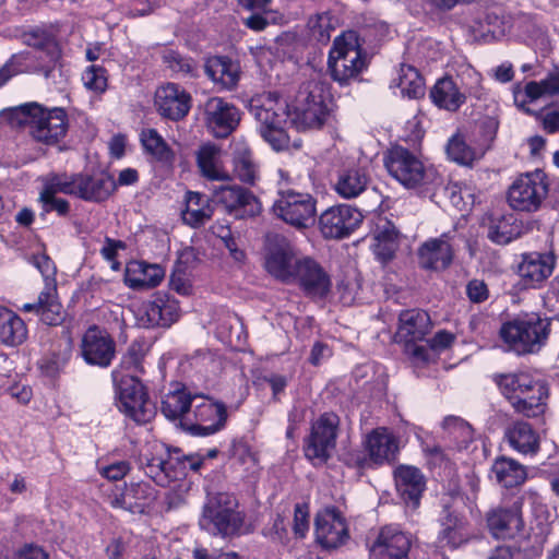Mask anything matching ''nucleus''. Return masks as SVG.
I'll use <instances>...</instances> for the list:
<instances>
[{
    "instance_id": "obj_1",
    "label": "nucleus",
    "mask_w": 559,
    "mask_h": 559,
    "mask_svg": "<svg viewBox=\"0 0 559 559\" xmlns=\"http://www.w3.org/2000/svg\"><path fill=\"white\" fill-rule=\"evenodd\" d=\"M249 111L259 124L261 136L274 151L289 147V136L285 128L290 123L292 112L284 98L271 92L255 95L249 102Z\"/></svg>"
},
{
    "instance_id": "obj_2",
    "label": "nucleus",
    "mask_w": 559,
    "mask_h": 559,
    "mask_svg": "<svg viewBox=\"0 0 559 559\" xmlns=\"http://www.w3.org/2000/svg\"><path fill=\"white\" fill-rule=\"evenodd\" d=\"M497 383L516 413L532 418L545 413L548 386L544 380L520 372L501 374Z\"/></svg>"
},
{
    "instance_id": "obj_3",
    "label": "nucleus",
    "mask_w": 559,
    "mask_h": 559,
    "mask_svg": "<svg viewBox=\"0 0 559 559\" xmlns=\"http://www.w3.org/2000/svg\"><path fill=\"white\" fill-rule=\"evenodd\" d=\"M329 85L319 76L305 82L295 98L290 124L298 130L320 129L330 115Z\"/></svg>"
},
{
    "instance_id": "obj_4",
    "label": "nucleus",
    "mask_w": 559,
    "mask_h": 559,
    "mask_svg": "<svg viewBox=\"0 0 559 559\" xmlns=\"http://www.w3.org/2000/svg\"><path fill=\"white\" fill-rule=\"evenodd\" d=\"M152 456H145L144 472L159 486L181 480L188 469L194 472L203 464L200 453L183 454L179 449H167L163 444L154 445Z\"/></svg>"
},
{
    "instance_id": "obj_5",
    "label": "nucleus",
    "mask_w": 559,
    "mask_h": 559,
    "mask_svg": "<svg viewBox=\"0 0 559 559\" xmlns=\"http://www.w3.org/2000/svg\"><path fill=\"white\" fill-rule=\"evenodd\" d=\"M245 516L237 500L228 493H217L207 499L199 524L214 535L234 536L242 533Z\"/></svg>"
},
{
    "instance_id": "obj_6",
    "label": "nucleus",
    "mask_w": 559,
    "mask_h": 559,
    "mask_svg": "<svg viewBox=\"0 0 559 559\" xmlns=\"http://www.w3.org/2000/svg\"><path fill=\"white\" fill-rule=\"evenodd\" d=\"M548 329L546 319L531 313L504 323L500 336L510 350L521 355L538 349L548 336Z\"/></svg>"
},
{
    "instance_id": "obj_7",
    "label": "nucleus",
    "mask_w": 559,
    "mask_h": 559,
    "mask_svg": "<svg viewBox=\"0 0 559 559\" xmlns=\"http://www.w3.org/2000/svg\"><path fill=\"white\" fill-rule=\"evenodd\" d=\"M365 68V59L355 32H346L334 39L329 53V70L341 84L356 78Z\"/></svg>"
},
{
    "instance_id": "obj_8",
    "label": "nucleus",
    "mask_w": 559,
    "mask_h": 559,
    "mask_svg": "<svg viewBox=\"0 0 559 559\" xmlns=\"http://www.w3.org/2000/svg\"><path fill=\"white\" fill-rule=\"evenodd\" d=\"M548 195V182L540 170L520 175L509 187L507 201L511 209L520 212H535Z\"/></svg>"
},
{
    "instance_id": "obj_9",
    "label": "nucleus",
    "mask_w": 559,
    "mask_h": 559,
    "mask_svg": "<svg viewBox=\"0 0 559 559\" xmlns=\"http://www.w3.org/2000/svg\"><path fill=\"white\" fill-rule=\"evenodd\" d=\"M383 162L389 175L406 189H415L428 182V171L424 163L406 147H391Z\"/></svg>"
},
{
    "instance_id": "obj_10",
    "label": "nucleus",
    "mask_w": 559,
    "mask_h": 559,
    "mask_svg": "<svg viewBox=\"0 0 559 559\" xmlns=\"http://www.w3.org/2000/svg\"><path fill=\"white\" fill-rule=\"evenodd\" d=\"M117 401L119 411L138 424H145L155 415V406L144 385L133 374H126L117 381Z\"/></svg>"
},
{
    "instance_id": "obj_11",
    "label": "nucleus",
    "mask_w": 559,
    "mask_h": 559,
    "mask_svg": "<svg viewBox=\"0 0 559 559\" xmlns=\"http://www.w3.org/2000/svg\"><path fill=\"white\" fill-rule=\"evenodd\" d=\"M302 257L283 235L270 234L264 245V269L273 277L292 283V276Z\"/></svg>"
},
{
    "instance_id": "obj_12",
    "label": "nucleus",
    "mask_w": 559,
    "mask_h": 559,
    "mask_svg": "<svg viewBox=\"0 0 559 559\" xmlns=\"http://www.w3.org/2000/svg\"><path fill=\"white\" fill-rule=\"evenodd\" d=\"M340 419L333 413H324L312 423L311 432L305 445V455L314 465L324 464L336 445Z\"/></svg>"
},
{
    "instance_id": "obj_13",
    "label": "nucleus",
    "mask_w": 559,
    "mask_h": 559,
    "mask_svg": "<svg viewBox=\"0 0 559 559\" xmlns=\"http://www.w3.org/2000/svg\"><path fill=\"white\" fill-rule=\"evenodd\" d=\"M68 127V116L63 108H47L39 104L33 114L31 136L39 143L55 145L66 136Z\"/></svg>"
},
{
    "instance_id": "obj_14",
    "label": "nucleus",
    "mask_w": 559,
    "mask_h": 559,
    "mask_svg": "<svg viewBox=\"0 0 559 559\" xmlns=\"http://www.w3.org/2000/svg\"><path fill=\"white\" fill-rule=\"evenodd\" d=\"M273 210L276 216L295 227H308L314 222L316 201L308 193L285 191L275 201Z\"/></svg>"
},
{
    "instance_id": "obj_15",
    "label": "nucleus",
    "mask_w": 559,
    "mask_h": 559,
    "mask_svg": "<svg viewBox=\"0 0 559 559\" xmlns=\"http://www.w3.org/2000/svg\"><path fill=\"white\" fill-rule=\"evenodd\" d=\"M194 423L190 430L198 436H210L221 430L227 420V411L223 403L202 395H194L192 405Z\"/></svg>"
},
{
    "instance_id": "obj_16",
    "label": "nucleus",
    "mask_w": 559,
    "mask_h": 559,
    "mask_svg": "<svg viewBox=\"0 0 559 559\" xmlns=\"http://www.w3.org/2000/svg\"><path fill=\"white\" fill-rule=\"evenodd\" d=\"M81 354L86 364L106 368L115 358L116 344L105 330L93 325L82 336Z\"/></svg>"
},
{
    "instance_id": "obj_17",
    "label": "nucleus",
    "mask_w": 559,
    "mask_h": 559,
    "mask_svg": "<svg viewBox=\"0 0 559 559\" xmlns=\"http://www.w3.org/2000/svg\"><path fill=\"white\" fill-rule=\"evenodd\" d=\"M292 282L297 283L301 290L311 298H324L332 286L328 272L316 260L302 257L297 264Z\"/></svg>"
},
{
    "instance_id": "obj_18",
    "label": "nucleus",
    "mask_w": 559,
    "mask_h": 559,
    "mask_svg": "<svg viewBox=\"0 0 559 559\" xmlns=\"http://www.w3.org/2000/svg\"><path fill=\"white\" fill-rule=\"evenodd\" d=\"M412 537L396 525H385L369 548L370 559H407Z\"/></svg>"
},
{
    "instance_id": "obj_19",
    "label": "nucleus",
    "mask_w": 559,
    "mask_h": 559,
    "mask_svg": "<svg viewBox=\"0 0 559 559\" xmlns=\"http://www.w3.org/2000/svg\"><path fill=\"white\" fill-rule=\"evenodd\" d=\"M361 213L348 204H340L325 210L319 225L325 238L338 239L348 236L361 223Z\"/></svg>"
},
{
    "instance_id": "obj_20",
    "label": "nucleus",
    "mask_w": 559,
    "mask_h": 559,
    "mask_svg": "<svg viewBox=\"0 0 559 559\" xmlns=\"http://www.w3.org/2000/svg\"><path fill=\"white\" fill-rule=\"evenodd\" d=\"M154 499V488L144 481L130 483L123 488L116 487L107 497L112 508L139 514L144 513Z\"/></svg>"
},
{
    "instance_id": "obj_21",
    "label": "nucleus",
    "mask_w": 559,
    "mask_h": 559,
    "mask_svg": "<svg viewBox=\"0 0 559 559\" xmlns=\"http://www.w3.org/2000/svg\"><path fill=\"white\" fill-rule=\"evenodd\" d=\"M348 527L342 513L325 508L316 516V539L326 549L337 548L348 539Z\"/></svg>"
},
{
    "instance_id": "obj_22",
    "label": "nucleus",
    "mask_w": 559,
    "mask_h": 559,
    "mask_svg": "<svg viewBox=\"0 0 559 559\" xmlns=\"http://www.w3.org/2000/svg\"><path fill=\"white\" fill-rule=\"evenodd\" d=\"M138 316L144 328H169L180 317L179 302L167 294H157L153 300L142 305Z\"/></svg>"
},
{
    "instance_id": "obj_23",
    "label": "nucleus",
    "mask_w": 559,
    "mask_h": 559,
    "mask_svg": "<svg viewBox=\"0 0 559 559\" xmlns=\"http://www.w3.org/2000/svg\"><path fill=\"white\" fill-rule=\"evenodd\" d=\"M205 123L216 138H226L238 126L240 115L238 109L221 97L207 99L204 106Z\"/></svg>"
},
{
    "instance_id": "obj_24",
    "label": "nucleus",
    "mask_w": 559,
    "mask_h": 559,
    "mask_svg": "<svg viewBox=\"0 0 559 559\" xmlns=\"http://www.w3.org/2000/svg\"><path fill=\"white\" fill-rule=\"evenodd\" d=\"M216 201L236 217L257 216L262 211L258 198L247 189L239 186H223L215 190Z\"/></svg>"
},
{
    "instance_id": "obj_25",
    "label": "nucleus",
    "mask_w": 559,
    "mask_h": 559,
    "mask_svg": "<svg viewBox=\"0 0 559 559\" xmlns=\"http://www.w3.org/2000/svg\"><path fill=\"white\" fill-rule=\"evenodd\" d=\"M191 102L190 94L175 83L162 85L155 92L154 105L157 112L174 121L188 115Z\"/></svg>"
},
{
    "instance_id": "obj_26",
    "label": "nucleus",
    "mask_w": 559,
    "mask_h": 559,
    "mask_svg": "<svg viewBox=\"0 0 559 559\" xmlns=\"http://www.w3.org/2000/svg\"><path fill=\"white\" fill-rule=\"evenodd\" d=\"M451 240V234L444 233L440 237L425 241L418 249L420 266L435 271L447 269L453 260Z\"/></svg>"
},
{
    "instance_id": "obj_27",
    "label": "nucleus",
    "mask_w": 559,
    "mask_h": 559,
    "mask_svg": "<svg viewBox=\"0 0 559 559\" xmlns=\"http://www.w3.org/2000/svg\"><path fill=\"white\" fill-rule=\"evenodd\" d=\"M513 94L515 105L524 112L532 114V110L526 107L527 102L559 96V68H554L539 81L527 82L523 91L516 88Z\"/></svg>"
},
{
    "instance_id": "obj_28",
    "label": "nucleus",
    "mask_w": 559,
    "mask_h": 559,
    "mask_svg": "<svg viewBox=\"0 0 559 559\" xmlns=\"http://www.w3.org/2000/svg\"><path fill=\"white\" fill-rule=\"evenodd\" d=\"M395 486L403 501L417 508L425 490L426 481L419 468L412 465H400L394 471Z\"/></svg>"
},
{
    "instance_id": "obj_29",
    "label": "nucleus",
    "mask_w": 559,
    "mask_h": 559,
    "mask_svg": "<svg viewBox=\"0 0 559 559\" xmlns=\"http://www.w3.org/2000/svg\"><path fill=\"white\" fill-rule=\"evenodd\" d=\"M231 150L233 177L243 183L254 185L260 170L249 144L245 140H235Z\"/></svg>"
},
{
    "instance_id": "obj_30",
    "label": "nucleus",
    "mask_w": 559,
    "mask_h": 559,
    "mask_svg": "<svg viewBox=\"0 0 559 559\" xmlns=\"http://www.w3.org/2000/svg\"><path fill=\"white\" fill-rule=\"evenodd\" d=\"M365 448L369 457L376 464L394 460L399 451L396 437L384 427L373 429L365 439Z\"/></svg>"
},
{
    "instance_id": "obj_31",
    "label": "nucleus",
    "mask_w": 559,
    "mask_h": 559,
    "mask_svg": "<svg viewBox=\"0 0 559 559\" xmlns=\"http://www.w3.org/2000/svg\"><path fill=\"white\" fill-rule=\"evenodd\" d=\"M26 312H35L47 325H58L63 320L62 306L57 298L56 285L45 287L35 302L25 304L22 308Z\"/></svg>"
},
{
    "instance_id": "obj_32",
    "label": "nucleus",
    "mask_w": 559,
    "mask_h": 559,
    "mask_svg": "<svg viewBox=\"0 0 559 559\" xmlns=\"http://www.w3.org/2000/svg\"><path fill=\"white\" fill-rule=\"evenodd\" d=\"M555 259L551 254L530 253L523 258L519 274L525 286L534 287L551 275Z\"/></svg>"
},
{
    "instance_id": "obj_33",
    "label": "nucleus",
    "mask_w": 559,
    "mask_h": 559,
    "mask_svg": "<svg viewBox=\"0 0 559 559\" xmlns=\"http://www.w3.org/2000/svg\"><path fill=\"white\" fill-rule=\"evenodd\" d=\"M116 188V180L108 174L102 173L95 176L81 174L78 198L85 201L100 202L108 199Z\"/></svg>"
},
{
    "instance_id": "obj_34",
    "label": "nucleus",
    "mask_w": 559,
    "mask_h": 559,
    "mask_svg": "<svg viewBox=\"0 0 559 559\" xmlns=\"http://www.w3.org/2000/svg\"><path fill=\"white\" fill-rule=\"evenodd\" d=\"M430 330V318L426 311L411 309L400 314L397 336L406 343L421 341Z\"/></svg>"
},
{
    "instance_id": "obj_35",
    "label": "nucleus",
    "mask_w": 559,
    "mask_h": 559,
    "mask_svg": "<svg viewBox=\"0 0 559 559\" xmlns=\"http://www.w3.org/2000/svg\"><path fill=\"white\" fill-rule=\"evenodd\" d=\"M473 534L468 530L466 520L459 514L447 511L445 516L441 520V530L439 532V543L442 546L457 548L466 544Z\"/></svg>"
},
{
    "instance_id": "obj_36",
    "label": "nucleus",
    "mask_w": 559,
    "mask_h": 559,
    "mask_svg": "<svg viewBox=\"0 0 559 559\" xmlns=\"http://www.w3.org/2000/svg\"><path fill=\"white\" fill-rule=\"evenodd\" d=\"M487 524L492 535L497 538L513 535L523 527L520 507L514 503L510 509L491 511L487 516Z\"/></svg>"
},
{
    "instance_id": "obj_37",
    "label": "nucleus",
    "mask_w": 559,
    "mask_h": 559,
    "mask_svg": "<svg viewBox=\"0 0 559 559\" xmlns=\"http://www.w3.org/2000/svg\"><path fill=\"white\" fill-rule=\"evenodd\" d=\"M205 73L222 88L231 90L239 81L240 66L229 58L215 56L206 60Z\"/></svg>"
},
{
    "instance_id": "obj_38",
    "label": "nucleus",
    "mask_w": 559,
    "mask_h": 559,
    "mask_svg": "<svg viewBox=\"0 0 559 559\" xmlns=\"http://www.w3.org/2000/svg\"><path fill=\"white\" fill-rule=\"evenodd\" d=\"M509 445L516 452L534 455L539 450V436L528 423L515 421L504 433Z\"/></svg>"
},
{
    "instance_id": "obj_39",
    "label": "nucleus",
    "mask_w": 559,
    "mask_h": 559,
    "mask_svg": "<svg viewBox=\"0 0 559 559\" xmlns=\"http://www.w3.org/2000/svg\"><path fill=\"white\" fill-rule=\"evenodd\" d=\"M164 269L158 264L133 262L127 266L124 282L130 288H151L164 278Z\"/></svg>"
},
{
    "instance_id": "obj_40",
    "label": "nucleus",
    "mask_w": 559,
    "mask_h": 559,
    "mask_svg": "<svg viewBox=\"0 0 559 559\" xmlns=\"http://www.w3.org/2000/svg\"><path fill=\"white\" fill-rule=\"evenodd\" d=\"M194 402L192 396L185 388L177 384L174 390L166 393L162 401V413L170 420L186 419L191 420V407Z\"/></svg>"
},
{
    "instance_id": "obj_41",
    "label": "nucleus",
    "mask_w": 559,
    "mask_h": 559,
    "mask_svg": "<svg viewBox=\"0 0 559 559\" xmlns=\"http://www.w3.org/2000/svg\"><path fill=\"white\" fill-rule=\"evenodd\" d=\"M27 338L23 319L13 310L0 305V342L5 346H19Z\"/></svg>"
},
{
    "instance_id": "obj_42",
    "label": "nucleus",
    "mask_w": 559,
    "mask_h": 559,
    "mask_svg": "<svg viewBox=\"0 0 559 559\" xmlns=\"http://www.w3.org/2000/svg\"><path fill=\"white\" fill-rule=\"evenodd\" d=\"M368 182L369 177L362 167L350 166L340 170L335 191L344 199H354L366 190Z\"/></svg>"
},
{
    "instance_id": "obj_43",
    "label": "nucleus",
    "mask_w": 559,
    "mask_h": 559,
    "mask_svg": "<svg viewBox=\"0 0 559 559\" xmlns=\"http://www.w3.org/2000/svg\"><path fill=\"white\" fill-rule=\"evenodd\" d=\"M198 167L201 174L210 180H230L231 176L225 170L222 152L215 145H203L197 153Z\"/></svg>"
},
{
    "instance_id": "obj_44",
    "label": "nucleus",
    "mask_w": 559,
    "mask_h": 559,
    "mask_svg": "<svg viewBox=\"0 0 559 559\" xmlns=\"http://www.w3.org/2000/svg\"><path fill=\"white\" fill-rule=\"evenodd\" d=\"M432 102L439 107L450 111L457 110L466 99L465 93L461 92L452 79L439 80L430 92Z\"/></svg>"
},
{
    "instance_id": "obj_45",
    "label": "nucleus",
    "mask_w": 559,
    "mask_h": 559,
    "mask_svg": "<svg viewBox=\"0 0 559 559\" xmlns=\"http://www.w3.org/2000/svg\"><path fill=\"white\" fill-rule=\"evenodd\" d=\"M491 477L501 486L511 488L521 485L526 477L524 466L513 459L499 457L491 467Z\"/></svg>"
},
{
    "instance_id": "obj_46",
    "label": "nucleus",
    "mask_w": 559,
    "mask_h": 559,
    "mask_svg": "<svg viewBox=\"0 0 559 559\" xmlns=\"http://www.w3.org/2000/svg\"><path fill=\"white\" fill-rule=\"evenodd\" d=\"M213 214L209 198L199 192L186 194V207L182 211V219L186 224L198 227L207 222Z\"/></svg>"
},
{
    "instance_id": "obj_47",
    "label": "nucleus",
    "mask_w": 559,
    "mask_h": 559,
    "mask_svg": "<svg viewBox=\"0 0 559 559\" xmlns=\"http://www.w3.org/2000/svg\"><path fill=\"white\" fill-rule=\"evenodd\" d=\"M397 87L403 97L419 98L425 94L424 79L412 66L402 64L391 87Z\"/></svg>"
},
{
    "instance_id": "obj_48",
    "label": "nucleus",
    "mask_w": 559,
    "mask_h": 559,
    "mask_svg": "<svg viewBox=\"0 0 559 559\" xmlns=\"http://www.w3.org/2000/svg\"><path fill=\"white\" fill-rule=\"evenodd\" d=\"M81 174H48L43 178L44 197L64 193L78 197Z\"/></svg>"
},
{
    "instance_id": "obj_49",
    "label": "nucleus",
    "mask_w": 559,
    "mask_h": 559,
    "mask_svg": "<svg viewBox=\"0 0 559 559\" xmlns=\"http://www.w3.org/2000/svg\"><path fill=\"white\" fill-rule=\"evenodd\" d=\"M397 237L395 227L390 222H384L373 234V252L383 261L391 259L397 248Z\"/></svg>"
},
{
    "instance_id": "obj_50",
    "label": "nucleus",
    "mask_w": 559,
    "mask_h": 559,
    "mask_svg": "<svg viewBox=\"0 0 559 559\" xmlns=\"http://www.w3.org/2000/svg\"><path fill=\"white\" fill-rule=\"evenodd\" d=\"M443 429L448 438L455 443L457 449H466L474 439L472 427L459 417H447L443 420Z\"/></svg>"
},
{
    "instance_id": "obj_51",
    "label": "nucleus",
    "mask_w": 559,
    "mask_h": 559,
    "mask_svg": "<svg viewBox=\"0 0 559 559\" xmlns=\"http://www.w3.org/2000/svg\"><path fill=\"white\" fill-rule=\"evenodd\" d=\"M144 150L158 160L170 162L173 152L155 129H144L140 135Z\"/></svg>"
},
{
    "instance_id": "obj_52",
    "label": "nucleus",
    "mask_w": 559,
    "mask_h": 559,
    "mask_svg": "<svg viewBox=\"0 0 559 559\" xmlns=\"http://www.w3.org/2000/svg\"><path fill=\"white\" fill-rule=\"evenodd\" d=\"M38 103H27L17 107L5 109L2 111V117L12 127L27 126L29 134H32L33 114H35V107H38Z\"/></svg>"
},
{
    "instance_id": "obj_53",
    "label": "nucleus",
    "mask_w": 559,
    "mask_h": 559,
    "mask_svg": "<svg viewBox=\"0 0 559 559\" xmlns=\"http://www.w3.org/2000/svg\"><path fill=\"white\" fill-rule=\"evenodd\" d=\"M447 154L453 162L461 165H469L476 157L474 150L466 144L460 134H454L449 140Z\"/></svg>"
},
{
    "instance_id": "obj_54",
    "label": "nucleus",
    "mask_w": 559,
    "mask_h": 559,
    "mask_svg": "<svg viewBox=\"0 0 559 559\" xmlns=\"http://www.w3.org/2000/svg\"><path fill=\"white\" fill-rule=\"evenodd\" d=\"M163 61L168 69L180 75H193L195 71V62L175 50L165 51L163 55Z\"/></svg>"
},
{
    "instance_id": "obj_55",
    "label": "nucleus",
    "mask_w": 559,
    "mask_h": 559,
    "mask_svg": "<svg viewBox=\"0 0 559 559\" xmlns=\"http://www.w3.org/2000/svg\"><path fill=\"white\" fill-rule=\"evenodd\" d=\"M257 11L242 20L243 25L254 32L264 31L270 24H274L281 19L280 14L272 10Z\"/></svg>"
},
{
    "instance_id": "obj_56",
    "label": "nucleus",
    "mask_w": 559,
    "mask_h": 559,
    "mask_svg": "<svg viewBox=\"0 0 559 559\" xmlns=\"http://www.w3.org/2000/svg\"><path fill=\"white\" fill-rule=\"evenodd\" d=\"M82 80L84 86L95 93H103L107 87V78L105 74V70L100 67H88L84 71Z\"/></svg>"
},
{
    "instance_id": "obj_57",
    "label": "nucleus",
    "mask_w": 559,
    "mask_h": 559,
    "mask_svg": "<svg viewBox=\"0 0 559 559\" xmlns=\"http://www.w3.org/2000/svg\"><path fill=\"white\" fill-rule=\"evenodd\" d=\"M29 262L40 272L45 281V287L56 285V266L46 253L33 254Z\"/></svg>"
},
{
    "instance_id": "obj_58",
    "label": "nucleus",
    "mask_w": 559,
    "mask_h": 559,
    "mask_svg": "<svg viewBox=\"0 0 559 559\" xmlns=\"http://www.w3.org/2000/svg\"><path fill=\"white\" fill-rule=\"evenodd\" d=\"M143 358L144 353L142 347L138 344H131L127 353L122 356L120 366L135 376V373L143 371Z\"/></svg>"
},
{
    "instance_id": "obj_59",
    "label": "nucleus",
    "mask_w": 559,
    "mask_h": 559,
    "mask_svg": "<svg viewBox=\"0 0 559 559\" xmlns=\"http://www.w3.org/2000/svg\"><path fill=\"white\" fill-rule=\"evenodd\" d=\"M488 238L499 245H504L511 241L512 230L510 224L501 218L492 222L488 227Z\"/></svg>"
},
{
    "instance_id": "obj_60",
    "label": "nucleus",
    "mask_w": 559,
    "mask_h": 559,
    "mask_svg": "<svg viewBox=\"0 0 559 559\" xmlns=\"http://www.w3.org/2000/svg\"><path fill=\"white\" fill-rule=\"evenodd\" d=\"M170 288L182 296H188L192 293V283L187 272L177 265L174 270L170 281Z\"/></svg>"
},
{
    "instance_id": "obj_61",
    "label": "nucleus",
    "mask_w": 559,
    "mask_h": 559,
    "mask_svg": "<svg viewBox=\"0 0 559 559\" xmlns=\"http://www.w3.org/2000/svg\"><path fill=\"white\" fill-rule=\"evenodd\" d=\"M537 117L542 123L543 129L550 134L559 133V105L545 109L543 112L532 114Z\"/></svg>"
},
{
    "instance_id": "obj_62",
    "label": "nucleus",
    "mask_w": 559,
    "mask_h": 559,
    "mask_svg": "<svg viewBox=\"0 0 559 559\" xmlns=\"http://www.w3.org/2000/svg\"><path fill=\"white\" fill-rule=\"evenodd\" d=\"M293 531L297 537H305L309 531V509L307 504L297 503L294 512Z\"/></svg>"
},
{
    "instance_id": "obj_63",
    "label": "nucleus",
    "mask_w": 559,
    "mask_h": 559,
    "mask_svg": "<svg viewBox=\"0 0 559 559\" xmlns=\"http://www.w3.org/2000/svg\"><path fill=\"white\" fill-rule=\"evenodd\" d=\"M22 38L24 44L36 48H44L52 41L50 33L39 27L25 32Z\"/></svg>"
},
{
    "instance_id": "obj_64",
    "label": "nucleus",
    "mask_w": 559,
    "mask_h": 559,
    "mask_svg": "<svg viewBox=\"0 0 559 559\" xmlns=\"http://www.w3.org/2000/svg\"><path fill=\"white\" fill-rule=\"evenodd\" d=\"M48 552L40 546L26 544L15 550L10 559H48Z\"/></svg>"
}]
</instances>
